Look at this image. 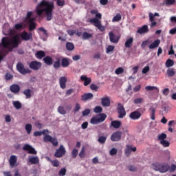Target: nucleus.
Returning a JSON list of instances; mask_svg holds the SVG:
<instances>
[{
	"label": "nucleus",
	"instance_id": "1",
	"mask_svg": "<svg viewBox=\"0 0 176 176\" xmlns=\"http://www.w3.org/2000/svg\"><path fill=\"white\" fill-rule=\"evenodd\" d=\"M20 43V37L17 35L14 36L11 38H9L8 36L3 37L0 43V63L3 60L5 56L9 54V51L12 52L13 49L19 47Z\"/></svg>",
	"mask_w": 176,
	"mask_h": 176
},
{
	"label": "nucleus",
	"instance_id": "2",
	"mask_svg": "<svg viewBox=\"0 0 176 176\" xmlns=\"http://www.w3.org/2000/svg\"><path fill=\"white\" fill-rule=\"evenodd\" d=\"M53 9H54L53 3L43 0L37 6L36 13L38 16H42L45 12L47 21H50L53 19Z\"/></svg>",
	"mask_w": 176,
	"mask_h": 176
},
{
	"label": "nucleus",
	"instance_id": "3",
	"mask_svg": "<svg viewBox=\"0 0 176 176\" xmlns=\"http://www.w3.org/2000/svg\"><path fill=\"white\" fill-rule=\"evenodd\" d=\"M152 168L155 171H159L162 174H164V173H167L170 170V166L168 164L155 162L152 164Z\"/></svg>",
	"mask_w": 176,
	"mask_h": 176
},
{
	"label": "nucleus",
	"instance_id": "4",
	"mask_svg": "<svg viewBox=\"0 0 176 176\" xmlns=\"http://www.w3.org/2000/svg\"><path fill=\"white\" fill-rule=\"evenodd\" d=\"M145 108H139L129 114V118L132 120H138L145 113Z\"/></svg>",
	"mask_w": 176,
	"mask_h": 176
},
{
	"label": "nucleus",
	"instance_id": "5",
	"mask_svg": "<svg viewBox=\"0 0 176 176\" xmlns=\"http://www.w3.org/2000/svg\"><path fill=\"white\" fill-rule=\"evenodd\" d=\"M107 119V114L100 113L92 117L90 120L91 124H98V123H102Z\"/></svg>",
	"mask_w": 176,
	"mask_h": 176
},
{
	"label": "nucleus",
	"instance_id": "6",
	"mask_svg": "<svg viewBox=\"0 0 176 176\" xmlns=\"http://www.w3.org/2000/svg\"><path fill=\"white\" fill-rule=\"evenodd\" d=\"M16 69L17 71L21 74L22 75H26V74H31V70L28 68L24 67V64L21 62H18L16 64Z\"/></svg>",
	"mask_w": 176,
	"mask_h": 176
},
{
	"label": "nucleus",
	"instance_id": "7",
	"mask_svg": "<svg viewBox=\"0 0 176 176\" xmlns=\"http://www.w3.org/2000/svg\"><path fill=\"white\" fill-rule=\"evenodd\" d=\"M117 112L118 113L119 119H123V118L126 116V109H124V107H123L122 103L118 104Z\"/></svg>",
	"mask_w": 176,
	"mask_h": 176
},
{
	"label": "nucleus",
	"instance_id": "8",
	"mask_svg": "<svg viewBox=\"0 0 176 176\" xmlns=\"http://www.w3.org/2000/svg\"><path fill=\"white\" fill-rule=\"evenodd\" d=\"M67 153V151H65V148H64V146L61 144L58 149L56 150V152L54 153L55 157H63L64 155Z\"/></svg>",
	"mask_w": 176,
	"mask_h": 176
},
{
	"label": "nucleus",
	"instance_id": "9",
	"mask_svg": "<svg viewBox=\"0 0 176 176\" xmlns=\"http://www.w3.org/2000/svg\"><path fill=\"white\" fill-rule=\"evenodd\" d=\"M30 69H33V71H38L42 67V63L36 60L30 62L29 65Z\"/></svg>",
	"mask_w": 176,
	"mask_h": 176
},
{
	"label": "nucleus",
	"instance_id": "10",
	"mask_svg": "<svg viewBox=\"0 0 176 176\" xmlns=\"http://www.w3.org/2000/svg\"><path fill=\"white\" fill-rule=\"evenodd\" d=\"M21 38L22 41H25V42L31 41L32 40V34L31 32L28 33L26 31H23L21 34Z\"/></svg>",
	"mask_w": 176,
	"mask_h": 176
},
{
	"label": "nucleus",
	"instance_id": "11",
	"mask_svg": "<svg viewBox=\"0 0 176 176\" xmlns=\"http://www.w3.org/2000/svg\"><path fill=\"white\" fill-rule=\"evenodd\" d=\"M23 150L28 151V153H30V155H36V153H38L36 150H35V148L30 144H25L23 147Z\"/></svg>",
	"mask_w": 176,
	"mask_h": 176
},
{
	"label": "nucleus",
	"instance_id": "12",
	"mask_svg": "<svg viewBox=\"0 0 176 176\" xmlns=\"http://www.w3.org/2000/svg\"><path fill=\"white\" fill-rule=\"evenodd\" d=\"M111 141H120L122 140V132L121 131H116L114 132L111 136Z\"/></svg>",
	"mask_w": 176,
	"mask_h": 176
},
{
	"label": "nucleus",
	"instance_id": "13",
	"mask_svg": "<svg viewBox=\"0 0 176 176\" xmlns=\"http://www.w3.org/2000/svg\"><path fill=\"white\" fill-rule=\"evenodd\" d=\"M109 36L110 42H111L112 43H118V42H119V36H116V34H113V32H110L109 33Z\"/></svg>",
	"mask_w": 176,
	"mask_h": 176
},
{
	"label": "nucleus",
	"instance_id": "14",
	"mask_svg": "<svg viewBox=\"0 0 176 176\" xmlns=\"http://www.w3.org/2000/svg\"><path fill=\"white\" fill-rule=\"evenodd\" d=\"M71 59H69V58H63L61 59V63L60 65L63 68H67L68 67H69L71 62L70 61Z\"/></svg>",
	"mask_w": 176,
	"mask_h": 176
},
{
	"label": "nucleus",
	"instance_id": "15",
	"mask_svg": "<svg viewBox=\"0 0 176 176\" xmlns=\"http://www.w3.org/2000/svg\"><path fill=\"white\" fill-rule=\"evenodd\" d=\"M10 90L12 93H14V94H17L18 93H20V85L13 84L10 87Z\"/></svg>",
	"mask_w": 176,
	"mask_h": 176
},
{
	"label": "nucleus",
	"instance_id": "16",
	"mask_svg": "<svg viewBox=\"0 0 176 176\" xmlns=\"http://www.w3.org/2000/svg\"><path fill=\"white\" fill-rule=\"evenodd\" d=\"M59 85L60 89H65L67 87V77L65 76H61L59 78Z\"/></svg>",
	"mask_w": 176,
	"mask_h": 176
},
{
	"label": "nucleus",
	"instance_id": "17",
	"mask_svg": "<svg viewBox=\"0 0 176 176\" xmlns=\"http://www.w3.org/2000/svg\"><path fill=\"white\" fill-rule=\"evenodd\" d=\"M94 95L91 93H85L81 96V100L84 102L89 101V100H92Z\"/></svg>",
	"mask_w": 176,
	"mask_h": 176
},
{
	"label": "nucleus",
	"instance_id": "18",
	"mask_svg": "<svg viewBox=\"0 0 176 176\" xmlns=\"http://www.w3.org/2000/svg\"><path fill=\"white\" fill-rule=\"evenodd\" d=\"M80 79L84 82V86H89L91 83V78L87 77L86 75L81 76Z\"/></svg>",
	"mask_w": 176,
	"mask_h": 176
},
{
	"label": "nucleus",
	"instance_id": "19",
	"mask_svg": "<svg viewBox=\"0 0 176 176\" xmlns=\"http://www.w3.org/2000/svg\"><path fill=\"white\" fill-rule=\"evenodd\" d=\"M148 112L150 113V118L151 120H155L156 119V107L152 106L149 108Z\"/></svg>",
	"mask_w": 176,
	"mask_h": 176
},
{
	"label": "nucleus",
	"instance_id": "20",
	"mask_svg": "<svg viewBox=\"0 0 176 176\" xmlns=\"http://www.w3.org/2000/svg\"><path fill=\"white\" fill-rule=\"evenodd\" d=\"M101 104L102 107H110L111 106V99L106 96L101 98Z\"/></svg>",
	"mask_w": 176,
	"mask_h": 176
},
{
	"label": "nucleus",
	"instance_id": "21",
	"mask_svg": "<svg viewBox=\"0 0 176 176\" xmlns=\"http://www.w3.org/2000/svg\"><path fill=\"white\" fill-rule=\"evenodd\" d=\"M35 19L31 18L30 20H28V23L29 25V30L30 31H34L36 28V24L35 23Z\"/></svg>",
	"mask_w": 176,
	"mask_h": 176
},
{
	"label": "nucleus",
	"instance_id": "22",
	"mask_svg": "<svg viewBox=\"0 0 176 176\" xmlns=\"http://www.w3.org/2000/svg\"><path fill=\"white\" fill-rule=\"evenodd\" d=\"M89 23H91V24H94L95 27L98 28L101 25V21H100L97 18H93L89 20Z\"/></svg>",
	"mask_w": 176,
	"mask_h": 176
},
{
	"label": "nucleus",
	"instance_id": "23",
	"mask_svg": "<svg viewBox=\"0 0 176 176\" xmlns=\"http://www.w3.org/2000/svg\"><path fill=\"white\" fill-rule=\"evenodd\" d=\"M149 32V29L148 28L147 25H144L141 28L137 30L138 34H146V32Z\"/></svg>",
	"mask_w": 176,
	"mask_h": 176
},
{
	"label": "nucleus",
	"instance_id": "24",
	"mask_svg": "<svg viewBox=\"0 0 176 176\" xmlns=\"http://www.w3.org/2000/svg\"><path fill=\"white\" fill-rule=\"evenodd\" d=\"M137 151V147H132L130 145L126 146V148L125 149V154L126 156H129L131 152H135Z\"/></svg>",
	"mask_w": 176,
	"mask_h": 176
},
{
	"label": "nucleus",
	"instance_id": "25",
	"mask_svg": "<svg viewBox=\"0 0 176 176\" xmlns=\"http://www.w3.org/2000/svg\"><path fill=\"white\" fill-rule=\"evenodd\" d=\"M29 163L31 164H38L39 163V157L38 156H31L29 157Z\"/></svg>",
	"mask_w": 176,
	"mask_h": 176
},
{
	"label": "nucleus",
	"instance_id": "26",
	"mask_svg": "<svg viewBox=\"0 0 176 176\" xmlns=\"http://www.w3.org/2000/svg\"><path fill=\"white\" fill-rule=\"evenodd\" d=\"M45 134H49V130L44 129L43 131H35L34 133V137H41V135H45Z\"/></svg>",
	"mask_w": 176,
	"mask_h": 176
},
{
	"label": "nucleus",
	"instance_id": "27",
	"mask_svg": "<svg viewBox=\"0 0 176 176\" xmlns=\"http://www.w3.org/2000/svg\"><path fill=\"white\" fill-rule=\"evenodd\" d=\"M43 61L46 65H52L53 64V58L50 56H47L43 58Z\"/></svg>",
	"mask_w": 176,
	"mask_h": 176
},
{
	"label": "nucleus",
	"instance_id": "28",
	"mask_svg": "<svg viewBox=\"0 0 176 176\" xmlns=\"http://www.w3.org/2000/svg\"><path fill=\"white\" fill-rule=\"evenodd\" d=\"M111 127H113L114 129H119L120 126H122V122L119 120H113L111 122Z\"/></svg>",
	"mask_w": 176,
	"mask_h": 176
},
{
	"label": "nucleus",
	"instance_id": "29",
	"mask_svg": "<svg viewBox=\"0 0 176 176\" xmlns=\"http://www.w3.org/2000/svg\"><path fill=\"white\" fill-rule=\"evenodd\" d=\"M159 45H160V40L157 39L155 40L154 42H153L149 46V49H155L156 47H159Z\"/></svg>",
	"mask_w": 176,
	"mask_h": 176
},
{
	"label": "nucleus",
	"instance_id": "30",
	"mask_svg": "<svg viewBox=\"0 0 176 176\" xmlns=\"http://www.w3.org/2000/svg\"><path fill=\"white\" fill-rule=\"evenodd\" d=\"M9 162L10 166H11L12 167L14 166L16 163H17V157H16V155H11Z\"/></svg>",
	"mask_w": 176,
	"mask_h": 176
},
{
	"label": "nucleus",
	"instance_id": "31",
	"mask_svg": "<svg viewBox=\"0 0 176 176\" xmlns=\"http://www.w3.org/2000/svg\"><path fill=\"white\" fill-rule=\"evenodd\" d=\"M133 41L134 39L133 38V37L128 38L125 42V47H127L128 49L131 47Z\"/></svg>",
	"mask_w": 176,
	"mask_h": 176
},
{
	"label": "nucleus",
	"instance_id": "32",
	"mask_svg": "<svg viewBox=\"0 0 176 176\" xmlns=\"http://www.w3.org/2000/svg\"><path fill=\"white\" fill-rule=\"evenodd\" d=\"M53 67L55 69H58L61 67L60 58H56V60L54 62Z\"/></svg>",
	"mask_w": 176,
	"mask_h": 176
},
{
	"label": "nucleus",
	"instance_id": "33",
	"mask_svg": "<svg viewBox=\"0 0 176 176\" xmlns=\"http://www.w3.org/2000/svg\"><path fill=\"white\" fill-rule=\"evenodd\" d=\"M31 93H32V91L30 89L23 91V94L25 96L26 98H31V97H32Z\"/></svg>",
	"mask_w": 176,
	"mask_h": 176
},
{
	"label": "nucleus",
	"instance_id": "34",
	"mask_svg": "<svg viewBox=\"0 0 176 176\" xmlns=\"http://www.w3.org/2000/svg\"><path fill=\"white\" fill-rule=\"evenodd\" d=\"M66 49L69 52H72V50H74V49H75V45L71 42H67L66 43Z\"/></svg>",
	"mask_w": 176,
	"mask_h": 176
},
{
	"label": "nucleus",
	"instance_id": "35",
	"mask_svg": "<svg viewBox=\"0 0 176 176\" xmlns=\"http://www.w3.org/2000/svg\"><path fill=\"white\" fill-rule=\"evenodd\" d=\"M48 162H51L53 167H58V166H60V162H58V160H52L50 158H48Z\"/></svg>",
	"mask_w": 176,
	"mask_h": 176
},
{
	"label": "nucleus",
	"instance_id": "36",
	"mask_svg": "<svg viewBox=\"0 0 176 176\" xmlns=\"http://www.w3.org/2000/svg\"><path fill=\"white\" fill-rule=\"evenodd\" d=\"M93 37V34L88 33L87 32H84L82 33V39L86 41L87 39H90V38Z\"/></svg>",
	"mask_w": 176,
	"mask_h": 176
},
{
	"label": "nucleus",
	"instance_id": "37",
	"mask_svg": "<svg viewBox=\"0 0 176 176\" xmlns=\"http://www.w3.org/2000/svg\"><path fill=\"white\" fill-rule=\"evenodd\" d=\"M45 56H46V54H45V52L43 51H38L36 53V58H43Z\"/></svg>",
	"mask_w": 176,
	"mask_h": 176
},
{
	"label": "nucleus",
	"instance_id": "38",
	"mask_svg": "<svg viewBox=\"0 0 176 176\" xmlns=\"http://www.w3.org/2000/svg\"><path fill=\"white\" fill-rule=\"evenodd\" d=\"M25 129L28 134H31V131H32V125L31 124H26Z\"/></svg>",
	"mask_w": 176,
	"mask_h": 176
},
{
	"label": "nucleus",
	"instance_id": "39",
	"mask_svg": "<svg viewBox=\"0 0 176 176\" xmlns=\"http://www.w3.org/2000/svg\"><path fill=\"white\" fill-rule=\"evenodd\" d=\"M160 144L164 146V148H168L170 146V142L168 140H162L160 142Z\"/></svg>",
	"mask_w": 176,
	"mask_h": 176
},
{
	"label": "nucleus",
	"instance_id": "40",
	"mask_svg": "<svg viewBox=\"0 0 176 176\" xmlns=\"http://www.w3.org/2000/svg\"><path fill=\"white\" fill-rule=\"evenodd\" d=\"M120 20H122V15L120 14H117L112 19V22L115 23V22H118V21H120Z\"/></svg>",
	"mask_w": 176,
	"mask_h": 176
},
{
	"label": "nucleus",
	"instance_id": "41",
	"mask_svg": "<svg viewBox=\"0 0 176 176\" xmlns=\"http://www.w3.org/2000/svg\"><path fill=\"white\" fill-rule=\"evenodd\" d=\"M58 112L60 113V115H65L67 114V111H65V109H64V107L59 106L58 107Z\"/></svg>",
	"mask_w": 176,
	"mask_h": 176
},
{
	"label": "nucleus",
	"instance_id": "42",
	"mask_svg": "<svg viewBox=\"0 0 176 176\" xmlns=\"http://www.w3.org/2000/svg\"><path fill=\"white\" fill-rule=\"evenodd\" d=\"M165 65L167 68H170V67H173V65H174V60L172 59H168Z\"/></svg>",
	"mask_w": 176,
	"mask_h": 176
},
{
	"label": "nucleus",
	"instance_id": "43",
	"mask_svg": "<svg viewBox=\"0 0 176 176\" xmlns=\"http://www.w3.org/2000/svg\"><path fill=\"white\" fill-rule=\"evenodd\" d=\"M166 74H167L168 76L171 77V76H174V75H175V72L174 71V69L171 68V69H168L167 70Z\"/></svg>",
	"mask_w": 176,
	"mask_h": 176
},
{
	"label": "nucleus",
	"instance_id": "44",
	"mask_svg": "<svg viewBox=\"0 0 176 176\" xmlns=\"http://www.w3.org/2000/svg\"><path fill=\"white\" fill-rule=\"evenodd\" d=\"M167 138V134L162 133L158 135L157 140L158 141H164Z\"/></svg>",
	"mask_w": 176,
	"mask_h": 176
},
{
	"label": "nucleus",
	"instance_id": "45",
	"mask_svg": "<svg viewBox=\"0 0 176 176\" xmlns=\"http://www.w3.org/2000/svg\"><path fill=\"white\" fill-rule=\"evenodd\" d=\"M52 137L50 135H45L43 138L44 142H51Z\"/></svg>",
	"mask_w": 176,
	"mask_h": 176
},
{
	"label": "nucleus",
	"instance_id": "46",
	"mask_svg": "<svg viewBox=\"0 0 176 176\" xmlns=\"http://www.w3.org/2000/svg\"><path fill=\"white\" fill-rule=\"evenodd\" d=\"M38 31H41V32H43V34L44 35V36H45V38H48L49 34L47 33V31L46 30V29L43 28H39Z\"/></svg>",
	"mask_w": 176,
	"mask_h": 176
},
{
	"label": "nucleus",
	"instance_id": "47",
	"mask_svg": "<svg viewBox=\"0 0 176 176\" xmlns=\"http://www.w3.org/2000/svg\"><path fill=\"white\" fill-rule=\"evenodd\" d=\"M38 31H41V32H43V34L44 35V36H45V38H48L49 34L47 33V31L46 30V29L43 28H39Z\"/></svg>",
	"mask_w": 176,
	"mask_h": 176
},
{
	"label": "nucleus",
	"instance_id": "48",
	"mask_svg": "<svg viewBox=\"0 0 176 176\" xmlns=\"http://www.w3.org/2000/svg\"><path fill=\"white\" fill-rule=\"evenodd\" d=\"M38 31H41V32H43V34L44 35V36H45V38H48L49 34L47 33V31L46 30V29L43 28H39Z\"/></svg>",
	"mask_w": 176,
	"mask_h": 176
},
{
	"label": "nucleus",
	"instance_id": "49",
	"mask_svg": "<svg viewBox=\"0 0 176 176\" xmlns=\"http://www.w3.org/2000/svg\"><path fill=\"white\" fill-rule=\"evenodd\" d=\"M38 31H41V32H43V34L44 35V36H45V38H48L49 34L47 33V31L46 30V29L43 28H39Z\"/></svg>",
	"mask_w": 176,
	"mask_h": 176
},
{
	"label": "nucleus",
	"instance_id": "50",
	"mask_svg": "<svg viewBox=\"0 0 176 176\" xmlns=\"http://www.w3.org/2000/svg\"><path fill=\"white\" fill-rule=\"evenodd\" d=\"M38 31H41V32H43V34L44 35V36H45V38H48L49 34L47 33V31L46 30V29L43 28H39Z\"/></svg>",
	"mask_w": 176,
	"mask_h": 176
},
{
	"label": "nucleus",
	"instance_id": "51",
	"mask_svg": "<svg viewBox=\"0 0 176 176\" xmlns=\"http://www.w3.org/2000/svg\"><path fill=\"white\" fill-rule=\"evenodd\" d=\"M98 142L100 144H105L107 141V137L106 136H100L98 139Z\"/></svg>",
	"mask_w": 176,
	"mask_h": 176
},
{
	"label": "nucleus",
	"instance_id": "52",
	"mask_svg": "<svg viewBox=\"0 0 176 176\" xmlns=\"http://www.w3.org/2000/svg\"><path fill=\"white\" fill-rule=\"evenodd\" d=\"M6 80H12L13 79V74L10 73H6L4 76Z\"/></svg>",
	"mask_w": 176,
	"mask_h": 176
},
{
	"label": "nucleus",
	"instance_id": "53",
	"mask_svg": "<svg viewBox=\"0 0 176 176\" xmlns=\"http://www.w3.org/2000/svg\"><path fill=\"white\" fill-rule=\"evenodd\" d=\"M145 89L148 91H152L153 90H157V91H159V89H157V87H155V86H146L145 87Z\"/></svg>",
	"mask_w": 176,
	"mask_h": 176
},
{
	"label": "nucleus",
	"instance_id": "54",
	"mask_svg": "<svg viewBox=\"0 0 176 176\" xmlns=\"http://www.w3.org/2000/svg\"><path fill=\"white\" fill-rule=\"evenodd\" d=\"M13 105L16 109H20L21 108V102L19 101L14 102Z\"/></svg>",
	"mask_w": 176,
	"mask_h": 176
},
{
	"label": "nucleus",
	"instance_id": "55",
	"mask_svg": "<svg viewBox=\"0 0 176 176\" xmlns=\"http://www.w3.org/2000/svg\"><path fill=\"white\" fill-rule=\"evenodd\" d=\"M94 112H95V113H101V112H102V107L100 106L96 107L94 109Z\"/></svg>",
	"mask_w": 176,
	"mask_h": 176
},
{
	"label": "nucleus",
	"instance_id": "56",
	"mask_svg": "<svg viewBox=\"0 0 176 176\" xmlns=\"http://www.w3.org/2000/svg\"><path fill=\"white\" fill-rule=\"evenodd\" d=\"M123 72H124V69H123V67H118L115 71L116 75H120V74H123Z\"/></svg>",
	"mask_w": 176,
	"mask_h": 176
},
{
	"label": "nucleus",
	"instance_id": "57",
	"mask_svg": "<svg viewBox=\"0 0 176 176\" xmlns=\"http://www.w3.org/2000/svg\"><path fill=\"white\" fill-rule=\"evenodd\" d=\"M76 156H78V149L74 148L72 151V157L73 159H76Z\"/></svg>",
	"mask_w": 176,
	"mask_h": 176
},
{
	"label": "nucleus",
	"instance_id": "58",
	"mask_svg": "<svg viewBox=\"0 0 176 176\" xmlns=\"http://www.w3.org/2000/svg\"><path fill=\"white\" fill-rule=\"evenodd\" d=\"M50 142L54 146H57V145H58V141H57V138H52Z\"/></svg>",
	"mask_w": 176,
	"mask_h": 176
},
{
	"label": "nucleus",
	"instance_id": "59",
	"mask_svg": "<svg viewBox=\"0 0 176 176\" xmlns=\"http://www.w3.org/2000/svg\"><path fill=\"white\" fill-rule=\"evenodd\" d=\"M66 173H67V169H65V168H63L60 170V171L58 173V175L64 176V175H65Z\"/></svg>",
	"mask_w": 176,
	"mask_h": 176
},
{
	"label": "nucleus",
	"instance_id": "60",
	"mask_svg": "<svg viewBox=\"0 0 176 176\" xmlns=\"http://www.w3.org/2000/svg\"><path fill=\"white\" fill-rule=\"evenodd\" d=\"M142 101H144V99L142 98H136L133 100L134 104L136 105L138 104H142Z\"/></svg>",
	"mask_w": 176,
	"mask_h": 176
},
{
	"label": "nucleus",
	"instance_id": "61",
	"mask_svg": "<svg viewBox=\"0 0 176 176\" xmlns=\"http://www.w3.org/2000/svg\"><path fill=\"white\" fill-rule=\"evenodd\" d=\"M114 50H115V46H113V45H109L107 47L106 53H110V52H113Z\"/></svg>",
	"mask_w": 176,
	"mask_h": 176
},
{
	"label": "nucleus",
	"instance_id": "62",
	"mask_svg": "<svg viewBox=\"0 0 176 176\" xmlns=\"http://www.w3.org/2000/svg\"><path fill=\"white\" fill-rule=\"evenodd\" d=\"M85 147H82L81 149V151L79 153V156L80 159H83V157H85Z\"/></svg>",
	"mask_w": 176,
	"mask_h": 176
},
{
	"label": "nucleus",
	"instance_id": "63",
	"mask_svg": "<svg viewBox=\"0 0 176 176\" xmlns=\"http://www.w3.org/2000/svg\"><path fill=\"white\" fill-rule=\"evenodd\" d=\"M166 5H174L175 0H165Z\"/></svg>",
	"mask_w": 176,
	"mask_h": 176
},
{
	"label": "nucleus",
	"instance_id": "64",
	"mask_svg": "<svg viewBox=\"0 0 176 176\" xmlns=\"http://www.w3.org/2000/svg\"><path fill=\"white\" fill-rule=\"evenodd\" d=\"M90 113V109H87L82 112V116H87Z\"/></svg>",
	"mask_w": 176,
	"mask_h": 176
}]
</instances>
